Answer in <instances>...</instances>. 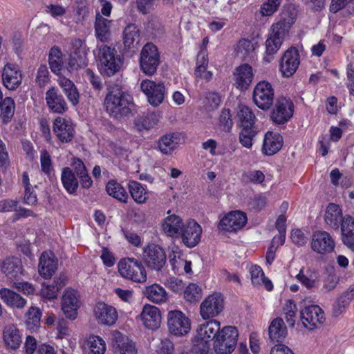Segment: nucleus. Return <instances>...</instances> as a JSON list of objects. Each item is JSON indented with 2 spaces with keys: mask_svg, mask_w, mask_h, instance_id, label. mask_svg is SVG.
<instances>
[{
  "mask_svg": "<svg viewBox=\"0 0 354 354\" xmlns=\"http://www.w3.org/2000/svg\"><path fill=\"white\" fill-rule=\"evenodd\" d=\"M66 280L64 276L60 275L54 279L52 284L43 283L40 290L41 296L48 300L56 299L59 291L65 286Z\"/></svg>",
  "mask_w": 354,
  "mask_h": 354,
  "instance_id": "obj_34",
  "label": "nucleus"
},
{
  "mask_svg": "<svg viewBox=\"0 0 354 354\" xmlns=\"http://www.w3.org/2000/svg\"><path fill=\"white\" fill-rule=\"evenodd\" d=\"M184 225L183 219L180 216L171 214L162 221V230L167 236L177 239L180 238Z\"/></svg>",
  "mask_w": 354,
  "mask_h": 354,
  "instance_id": "obj_29",
  "label": "nucleus"
},
{
  "mask_svg": "<svg viewBox=\"0 0 354 354\" xmlns=\"http://www.w3.org/2000/svg\"><path fill=\"white\" fill-rule=\"evenodd\" d=\"M87 346L93 354H104L106 351L105 342L99 336H90L87 341Z\"/></svg>",
  "mask_w": 354,
  "mask_h": 354,
  "instance_id": "obj_54",
  "label": "nucleus"
},
{
  "mask_svg": "<svg viewBox=\"0 0 354 354\" xmlns=\"http://www.w3.org/2000/svg\"><path fill=\"white\" fill-rule=\"evenodd\" d=\"M283 310L286 322L290 327H293L295 326V318L297 311L296 304L292 301L289 300L286 303Z\"/></svg>",
  "mask_w": 354,
  "mask_h": 354,
  "instance_id": "obj_56",
  "label": "nucleus"
},
{
  "mask_svg": "<svg viewBox=\"0 0 354 354\" xmlns=\"http://www.w3.org/2000/svg\"><path fill=\"white\" fill-rule=\"evenodd\" d=\"M111 24V21L103 18L98 14L96 15L95 22V36L102 43L106 42L109 39Z\"/></svg>",
  "mask_w": 354,
  "mask_h": 354,
  "instance_id": "obj_40",
  "label": "nucleus"
},
{
  "mask_svg": "<svg viewBox=\"0 0 354 354\" xmlns=\"http://www.w3.org/2000/svg\"><path fill=\"white\" fill-rule=\"evenodd\" d=\"M41 312L38 307L30 306L24 315L26 327L30 332H35L40 327Z\"/></svg>",
  "mask_w": 354,
  "mask_h": 354,
  "instance_id": "obj_41",
  "label": "nucleus"
},
{
  "mask_svg": "<svg viewBox=\"0 0 354 354\" xmlns=\"http://www.w3.org/2000/svg\"><path fill=\"white\" fill-rule=\"evenodd\" d=\"M180 142V133L169 132L162 136L157 141V149L165 155H171L178 149Z\"/></svg>",
  "mask_w": 354,
  "mask_h": 354,
  "instance_id": "obj_27",
  "label": "nucleus"
},
{
  "mask_svg": "<svg viewBox=\"0 0 354 354\" xmlns=\"http://www.w3.org/2000/svg\"><path fill=\"white\" fill-rule=\"evenodd\" d=\"M166 254L157 245H149L144 249L143 261L151 270L160 271L166 263Z\"/></svg>",
  "mask_w": 354,
  "mask_h": 354,
  "instance_id": "obj_11",
  "label": "nucleus"
},
{
  "mask_svg": "<svg viewBox=\"0 0 354 354\" xmlns=\"http://www.w3.org/2000/svg\"><path fill=\"white\" fill-rule=\"evenodd\" d=\"M46 101L50 111L62 114L68 110V105L63 95L55 87L50 88L46 93Z\"/></svg>",
  "mask_w": 354,
  "mask_h": 354,
  "instance_id": "obj_26",
  "label": "nucleus"
},
{
  "mask_svg": "<svg viewBox=\"0 0 354 354\" xmlns=\"http://www.w3.org/2000/svg\"><path fill=\"white\" fill-rule=\"evenodd\" d=\"M324 221L334 230H338L339 225H341L342 242L354 252V218L350 215L343 217L340 206L335 203H329L325 210Z\"/></svg>",
  "mask_w": 354,
  "mask_h": 354,
  "instance_id": "obj_1",
  "label": "nucleus"
},
{
  "mask_svg": "<svg viewBox=\"0 0 354 354\" xmlns=\"http://www.w3.org/2000/svg\"><path fill=\"white\" fill-rule=\"evenodd\" d=\"M3 339L7 348L16 350L21 344V335L15 325H8L3 330Z\"/></svg>",
  "mask_w": 354,
  "mask_h": 354,
  "instance_id": "obj_33",
  "label": "nucleus"
},
{
  "mask_svg": "<svg viewBox=\"0 0 354 354\" xmlns=\"http://www.w3.org/2000/svg\"><path fill=\"white\" fill-rule=\"evenodd\" d=\"M155 1L156 0H136V8L140 13L147 15L155 9Z\"/></svg>",
  "mask_w": 354,
  "mask_h": 354,
  "instance_id": "obj_60",
  "label": "nucleus"
},
{
  "mask_svg": "<svg viewBox=\"0 0 354 354\" xmlns=\"http://www.w3.org/2000/svg\"><path fill=\"white\" fill-rule=\"evenodd\" d=\"M113 349L118 354H136V343L120 332L114 333Z\"/></svg>",
  "mask_w": 354,
  "mask_h": 354,
  "instance_id": "obj_30",
  "label": "nucleus"
},
{
  "mask_svg": "<svg viewBox=\"0 0 354 354\" xmlns=\"http://www.w3.org/2000/svg\"><path fill=\"white\" fill-rule=\"evenodd\" d=\"M159 120V114L152 112L138 118L135 122L136 129L139 131L149 130L157 125Z\"/></svg>",
  "mask_w": 354,
  "mask_h": 354,
  "instance_id": "obj_48",
  "label": "nucleus"
},
{
  "mask_svg": "<svg viewBox=\"0 0 354 354\" xmlns=\"http://www.w3.org/2000/svg\"><path fill=\"white\" fill-rule=\"evenodd\" d=\"M61 180L64 187L69 194H74L78 187V181L72 169L64 167L62 171Z\"/></svg>",
  "mask_w": 354,
  "mask_h": 354,
  "instance_id": "obj_44",
  "label": "nucleus"
},
{
  "mask_svg": "<svg viewBox=\"0 0 354 354\" xmlns=\"http://www.w3.org/2000/svg\"><path fill=\"white\" fill-rule=\"evenodd\" d=\"M97 59L101 73L109 77L115 75L122 66L120 56L117 54L115 48L106 45L98 47Z\"/></svg>",
  "mask_w": 354,
  "mask_h": 354,
  "instance_id": "obj_4",
  "label": "nucleus"
},
{
  "mask_svg": "<svg viewBox=\"0 0 354 354\" xmlns=\"http://www.w3.org/2000/svg\"><path fill=\"white\" fill-rule=\"evenodd\" d=\"M57 269V259L51 252H44L38 265V272L45 279H50Z\"/></svg>",
  "mask_w": 354,
  "mask_h": 354,
  "instance_id": "obj_24",
  "label": "nucleus"
},
{
  "mask_svg": "<svg viewBox=\"0 0 354 354\" xmlns=\"http://www.w3.org/2000/svg\"><path fill=\"white\" fill-rule=\"evenodd\" d=\"M224 308V299L221 293L214 292L208 295L200 305V315L203 319L218 316Z\"/></svg>",
  "mask_w": 354,
  "mask_h": 354,
  "instance_id": "obj_8",
  "label": "nucleus"
},
{
  "mask_svg": "<svg viewBox=\"0 0 354 354\" xmlns=\"http://www.w3.org/2000/svg\"><path fill=\"white\" fill-rule=\"evenodd\" d=\"M23 75L19 67L13 64L8 63L2 71V82L8 90H16L21 84Z\"/></svg>",
  "mask_w": 354,
  "mask_h": 354,
  "instance_id": "obj_22",
  "label": "nucleus"
},
{
  "mask_svg": "<svg viewBox=\"0 0 354 354\" xmlns=\"http://www.w3.org/2000/svg\"><path fill=\"white\" fill-rule=\"evenodd\" d=\"M140 88L152 106H158L162 103L165 95V87L163 84L145 80L140 84Z\"/></svg>",
  "mask_w": 354,
  "mask_h": 354,
  "instance_id": "obj_14",
  "label": "nucleus"
},
{
  "mask_svg": "<svg viewBox=\"0 0 354 354\" xmlns=\"http://www.w3.org/2000/svg\"><path fill=\"white\" fill-rule=\"evenodd\" d=\"M209 61L205 52H201L197 56L196 68L194 75L196 79L203 80L209 82L213 77V73L207 70Z\"/></svg>",
  "mask_w": 354,
  "mask_h": 354,
  "instance_id": "obj_38",
  "label": "nucleus"
},
{
  "mask_svg": "<svg viewBox=\"0 0 354 354\" xmlns=\"http://www.w3.org/2000/svg\"><path fill=\"white\" fill-rule=\"evenodd\" d=\"M80 295L77 290L66 289L62 299V310L67 319L74 320L77 317V310L80 307Z\"/></svg>",
  "mask_w": 354,
  "mask_h": 354,
  "instance_id": "obj_15",
  "label": "nucleus"
},
{
  "mask_svg": "<svg viewBox=\"0 0 354 354\" xmlns=\"http://www.w3.org/2000/svg\"><path fill=\"white\" fill-rule=\"evenodd\" d=\"M202 227L195 221H188L184 225L180 237L187 248L195 247L201 241Z\"/></svg>",
  "mask_w": 354,
  "mask_h": 354,
  "instance_id": "obj_21",
  "label": "nucleus"
},
{
  "mask_svg": "<svg viewBox=\"0 0 354 354\" xmlns=\"http://www.w3.org/2000/svg\"><path fill=\"white\" fill-rule=\"evenodd\" d=\"M94 316L97 322L103 325L114 324L118 317L116 309L104 302H98L93 309Z\"/></svg>",
  "mask_w": 354,
  "mask_h": 354,
  "instance_id": "obj_23",
  "label": "nucleus"
},
{
  "mask_svg": "<svg viewBox=\"0 0 354 354\" xmlns=\"http://www.w3.org/2000/svg\"><path fill=\"white\" fill-rule=\"evenodd\" d=\"M234 76V84L240 90H246L252 83L254 77L252 66L247 64L236 68Z\"/></svg>",
  "mask_w": 354,
  "mask_h": 354,
  "instance_id": "obj_31",
  "label": "nucleus"
},
{
  "mask_svg": "<svg viewBox=\"0 0 354 354\" xmlns=\"http://www.w3.org/2000/svg\"><path fill=\"white\" fill-rule=\"evenodd\" d=\"M274 95L272 84L267 81H261L254 88L253 101L259 108L267 110L273 103Z\"/></svg>",
  "mask_w": 354,
  "mask_h": 354,
  "instance_id": "obj_9",
  "label": "nucleus"
},
{
  "mask_svg": "<svg viewBox=\"0 0 354 354\" xmlns=\"http://www.w3.org/2000/svg\"><path fill=\"white\" fill-rule=\"evenodd\" d=\"M324 320V313L319 306H308L301 311V321L309 330L319 327Z\"/></svg>",
  "mask_w": 354,
  "mask_h": 354,
  "instance_id": "obj_16",
  "label": "nucleus"
},
{
  "mask_svg": "<svg viewBox=\"0 0 354 354\" xmlns=\"http://www.w3.org/2000/svg\"><path fill=\"white\" fill-rule=\"evenodd\" d=\"M343 8H346L350 14L354 13V0H332L330 10L336 13Z\"/></svg>",
  "mask_w": 354,
  "mask_h": 354,
  "instance_id": "obj_55",
  "label": "nucleus"
},
{
  "mask_svg": "<svg viewBox=\"0 0 354 354\" xmlns=\"http://www.w3.org/2000/svg\"><path fill=\"white\" fill-rule=\"evenodd\" d=\"M236 55L241 59L252 58L254 55V46L248 39H241L236 48Z\"/></svg>",
  "mask_w": 354,
  "mask_h": 354,
  "instance_id": "obj_51",
  "label": "nucleus"
},
{
  "mask_svg": "<svg viewBox=\"0 0 354 354\" xmlns=\"http://www.w3.org/2000/svg\"><path fill=\"white\" fill-rule=\"evenodd\" d=\"M15 109V102L12 98L6 97L0 104L1 118L4 124L10 122L14 115Z\"/></svg>",
  "mask_w": 354,
  "mask_h": 354,
  "instance_id": "obj_50",
  "label": "nucleus"
},
{
  "mask_svg": "<svg viewBox=\"0 0 354 354\" xmlns=\"http://www.w3.org/2000/svg\"><path fill=\"white\" fill-rule=\"evenodd\" d=\"M294 104L290 99L280 97L271 113L272 120L278 124L287 122L293 115Z\"/></svg>",
  "mask_w": 354,
  "mask_h": 354,
  "instance_id": "obj_13",
  "label": "nucleus"
},
{
  "mask_svg": "<svg viewBox=\"0 0 354 354\" xmlns=\"http://www.w3.org/2000/svg\"><path fill=\"white\" fill-rule=\"evenodd\" d=\"M221 330L220 322L215 319H212L205 324H201L197 329V333L196 335L197 341H200V343L195 346L194 350L197 351L199 348L200 344H202L201 351L204 348L205 345L209 347L208 342L210 340H215Z\"/></svg>",
  "mask_w": 354,
  "mask_h": 354,
  "instance_id": "obj_12",
  "label": "nucleus"
},
{
  "mask_svg": "<svg viewBox=\"0 0 354 354\" xmlns=\"http://www.w3.org/2000/svg\"><path fill=\"white\" fill-rule=\"evenodd\" d=\"M354 299V284L342 293L337 301V306L334 308V313L339 315L342 313V308H344Z\"/></svg>",
  "mask_w": 354,
  "mask_h": 354,
  "instance_id": "obj_53",
  "label": "nucleus"
},
{
  "mask_svg": "<svg viewBox=\"0 0 354 354\" xmlns=\"http://www.w3.org/2000/svg\"><path fill=\"white\" fill-rule=\"evenodd\" d=\"M160 63V56L158 48L152 43L146 44L140 55V66L142 71L151 76L157 71Z\"/></svg>",
  "mask_w": 354,
  "mask_h": 354,
  "instance_id": "obj_7",
  "label": "nucleus"
},
{
  "mask_svg": "<svg viewBox=\"0 0 354 354\" xmlns=\"http://www.w3.org/2000/svg\"><path fill=\"white\" fill-rule=\"evenodd\" d=\"M255 135L256 131L253 128H243L239 134V141L243 147L250 148Z\"/></svg>",
  "mask_w": 354,
  "mask_h": 354,
  "instance_id": "obj_58",
  "label": "nucleus"
},
{
  "mask_svg": "<svg viewBox=\"0 0 354 354\" xmlns=\"http://www.w3.org/2000/svg\"><path fill=\"white\" fill-rule=\"evenodd\" d=\"M143 294L149 301L156 304L165 303L168 299L165 289L158 283L146 286Z\"/></svg>",
  "mask_w": 354,
  "mask_h": 354,
  "instance_id": "obj_35",
  "label": "nucleus"
},
{
  "mask_svg": "<svg viewBox=\"0 0 354 354\" xmlns=\"http://www.w3.org/2000/svg\"><path fill=\"white\" fill-rule=\"evenodd\" d=\"M41 171L47 175H50L53 170V162L49 153L44 150L40 156Z\"/></svg>",
  "mask_w": 354,
  "mask_h": 354,
  "instance_id": "obj_59",
  "label": "nucleus"
},
{
  "mask_svg": "<svg viewBox=\"0 0 354 354\" xmlns=\"http://www.w3.org/2000/svg\"><path fill=\"white\" fill-rule=\"evenodd\" d=\"M53 131L57 138L62 143L71 142L75 134L71 120L60 116L54 120Z\"/></svg>",
  "mask_w": 354,
  "mask_h": 354,
  "instance_id": "obj_20",
  "label": "nucleus"
},
{
  "mask_svg": "<svg viewBox=\"0 0 354 354\" xmlns=\"http://www.w3.org/2000/svg\"><path fill=\"white\" fill-rule=\"evenodd\" d=\"M88 64V59L84 50H76L73 54H71L68 60L67 69L69 71L84 68Z\"/></svg>",
  "mask_w": 354,
  "mask_h": 354,
  "instance_id": "obj_46",
  "label": "nucleus"
},
{
  "mask_svg": "<svg viewBox=\"0 0 354 354\" xmlns=\"http://www.w3.org/2000/svg\"><path fill=\"white\" fill-rule=\"evenodd\" d=\"M64 59L61 49L57 46L50 48L48 54V64L51 71L59 75L64 67Z\"/></svg>",
  "mask_w": 354,
  "mask_h": 354,
  "instance_id": "obj_39",
  "label": "nucleus"
},
{
  "mask_svg": "<svg viewBox=\"0 0 354 354\" xmlns=\"http://www.w3.org/2000/svg\"><path fill=\"white\" fill-rule=\"evenodd\" d=\"M247 220V216L244 212L241 211H232L221 219L218 228L225 232H236L245 225Z\"/></svg>",
  "mask_w": 354,
  "mask_h": 354,
  "instance_id": "obj_18",
  "label": "nucleus"
},
{
  "mask_svg": "<svg viewBox=\"0 0 354 354\" xmlns=\"http://www.w3.org/2000/svg\"><path fill=\"white\" fill-rule=\"evenodd\" d=\"M283 145V138L278 133L268 131L265 134L262 151L268 156L278 152Z\"/></svg>",
  "mask_w": 354,
  "mask_h": 354,
  "instance_id": "obj_32",
  "label": "nucleus"
},
{
  "mask_svg": "<svg viewBox=\"0 0 354 354\" xmlns=\"http://www.w3.org/2000/svg\"><path fill=\"white\" fill-rule=\"evenodd\" d=\"M107 194L122 203H127L129 196L124 188L114 180H109L106 186Z\"/></svg>",
  "mask_w": 354,
  "mask_h": 354,
  "instance_id": "obj_45",
  "label": "nucleus"
},
{
  "mask_svg": "<svg viewBox=\"0 0 354 354\" xmlns=\"http://www.w3.org/2000/svg\"><path fill=\"white\" fill-rule=\"evenodd\" d=\"M0 298L12 308H23L26 305V300L20 295L8 288L0 290Z\"/></svg>",
  "mask_w": 354,
  "mask_h": 354,
  "instance_id": "obj_37",
  "label": "nucleus"
},
{
  "mask_svg": "<svg viewBox=\"0 0 354 354\" xmlns=\"http://www.w3.org/2000/svg\"><path fill=\"white\" fill-rule=\"evenodd\" d=\"M140 41L139 29L135 24H129L123 31V42L128 49L136 48Z\"/></svg>",
  "mask_w": 354,
  "mask_h": 354,
  "instance_id": "obj_42",
  "label": "nucleus"
},
{
  "mask_svg": "<svg viewBox=\"0 0 354 354\" xmlns=\"http://www.w3.org/2000/svg\"><path fill=\"white\" fill-rule=\"evenodd\" d=\"M1 270L8 279L13 282L18 280L24 272L21 259L14 257H8L3 261Z\"/></svg>",
  "mask_w": 354,
  "mask_h": 354,
  "instance_id": "obj_25",
  "label": "nucleus"
},
{
  "mask_svg": "<svg viewBox=\"0 0 354 354\" xmlns=\"http://www.w3.org/2000/svg\"><path fill=\"white\" fill-rule=\"evenodd\" d=\"M251 275V281L254 286H259L263 285L266 289L268 291L272 290L273 286L272 282L267 279L263 270L258 266H252L250 269Z\"/></svg>",
  "mask_w": 354,
  "mask_h": 354,
  "instance_id": "obj_43",
  "label": "nucleus"
},
{
  "mask_svg": "<svg viewBox=\"0 0 354 354\" xmlns=\"http://www.w3.org/2000/svg\"><path fill=\"white\" fill-rule=\"evenodd\" d=\"M167 326L169 333L176 336L185 335L191 328L189 318L180 310H171L168 313Z\"/></svg>",
  "mask_w": 354,
  "mask_h": 354,
  "instance_id": "obj_10",
  "label": "nucleus"
},
{
  "mask_svg": "<svg viewBox=\"0 0 354 354\" xmlns=\"http://www.w3.org/2000/svg\"><path fill=\"white\" fill-rule=\"evenodd\" d=\"M237 116L243 128H253L256 117L250 107L240 105Z\"/></svg>",
  "mask_w": 354,
  "mask_h": 354,
  "instance_id": "obj_49",
  "label": "nucleus"
},
{
  "mask_svg": "<svg viewBox=\"0 0 354 354\" xmlns=\"http://www.w3.org/2000/svg\"><path fill=\"white\" fill-rule=\"evenodd\" d=\"M131 102L118 86H110L104 99L107 113L113 118L121 119L131 112Z\"/></svg>",
  "mask_w": 354,
  "mask_h": 354,
  "instance_id": "obj_3",
  "label": "nucleus"
},
{
  "mask_svg": "<svg viewBox=\"0 0 354 354\" xmlns=\"http://www.w3.org/2000/svg\"><path fill=\"white\" fill-rule=\"evenodd\" d=\"M129 193L134 201L138 204H142L148 198V194L146 189L139 183L131 180L128 183Z\"/></svg>",
  "mask_w": 354,
  "mask_h": 354,
  "instance_id": "obj_47",
  "label": "nucleus"
},
{
  "mask_svg": "<svg viewBox=\"0 0 354 354\" xmlns=\"http://www.w3.org/2000/svg\"><path fill=\"white\" fill-rule=\"evenodd\" d=\"M310 246L314 252L320 254H325L334 250L335 243L328 232L322 230L313 233Z\"/></svg>",
  "mask_w": 354,
  "mask_h": 354,
  "instance_id": "obj_17",
  "label": "nucleus"
},
{
  "mask_svg": "<svg viewBox=\"0 0 354 354\" xmlns=\"http://www.w3.org/2000/svg\"><path fill=\"white\" fill-rule=\"evenodd\" d=\"M300 64L299 55L295 48L288 49L281 58L279 71L286 77H291L297 70Z\"/></svg>",
  "mask_w": 354,
  "mask_h": 354,
  "instance_id": "obj_19",
  "label": "nucleus"
},
{
  "mask_svg": "<svg viewBox=\"0 0 354 354\" xmlns=\"http://www.w3.org/2000/svg\"><path fill=\"white\" fill-rule=\"evenodd\" d=\"M270 339L273 342H281L287 335V328L282 318L274 319L268 328Z\"/></svg>",
  "mask_w": 354,
  "mask_h": 354,
  "instance_id": "obj_36",
  "label": "nucleus"
},
{
  "mask_svg": "<svg viewBox=\"0 0 354 354\" xmlns=\"http://www.w3.org/2000/svg\"><path fill=\"white\" fill-rule=\"evenodd\" d=\"M174 344L167 338L161 339L157 348L158 354H174Z\"/></svg>",
  "mask_w": 354,
  "mask_h": 354,
  "instance_id": "obj_64",
  "label": "nucleus"
},
{
  "mask_svg": "<svg viewBox=\"0 0 354 354\" xmlns=\"http://www.w3.org/2000/svg\"><path fill=\"white\" fill-rule=\"evenodd\" d=\"M239 332L236 327H223L214 342V349L217 354H231L237 345Z\"/></svg>",
  "mask_w": 354,
  "mask_h": 354,
  "instance_id": "obj_5",
  "label": "nucleus"
},
{
  "mask_svg": "<svg viewBox=\"0 0 354 354\" xmlns=\"http://www.w3.org/2000/svg\"><path fill=\"white\" fill-rule=\"evenodd\" d=\"M219 122L224 131H229L232 129L233 122L229 109H223L221 111L219 117Z\"/></svg>",
  "mask_w": 354,
  "mask_h": 354,
  "instance_id": "obj_62",
  "label": "nucleus"
},
{
  "mask_svg": "<svg viewBox=\"0 0 354 354\" xmlns=\"http://www.w3.org/2000/svg\"><path fill=\"white\" fill-rule=\"evenodd\" d=\"M45 11L53 17L57 18L64 16L66 12V9L61 5L49 4L46 6Z\"/></svg>",
  "mask_w": 354,
  "mask_h": 354,
  "instance_id": "obj_63",
  "label": "nucleus"
},
{
  "mask_svg": "<svg viewBox=\"0 0 354 354\" xmlns=\"http://www.w3.org/2000/svg\"><path fill=\"white\" fill-rule=\"evenodd\" d=\"M144 326L151 330L159 328L161 323V315L159 309L151 305H145L140 315Z\"/></svg>",
  "mask_w": 354,
  "mask_h": 354,
  "instance_id": "obj_28",
  "label": "nucleus"
},
{
  "mask_svg": "<svg viewBox=\"0 0 354 354\" xmlns=\"http://www.w3.org/2000/svg\"><path fill=\"white\" fill-rule=\"evenodd\" d=\"M295 10L285 9L281 12L280 20L272 26L270 35L266 41V56L263 57L266 62L269 63L272 61L273 55L281 48L286 33L295 23Z\"/></svg>",
  "mask_w": 354,
  "mask_h": 354,
  "instance_id": "obj_2",
  "label": "nucleus"
},
{
  "mask_svg": "<svg viewBox=\"0 0 354 354\" xmlns=\"http://www.w3.org/2000/svg\"><path fill=\"white\" fill-rule=\"evenodd\" d=\"M120 274L127 279L137 283L147 281V272L142 263L134 258L121 259L118 265Z\"/></svg>",
  "mask_w": 354,
  "mask_h": 354,
  "instance_id": "obj_6",
  "label": "nucleus"
},
{
  "mask_svg": "<svg viewBox=\"0 0 354 354\" xmlns=\"http://www.w3.org/2000/svg\"><path fill=\"white\" fill-rule=\"evenodd\" d=\"M203 296L201 288L196 283H191L185 288L183 297L186 301L195 304L197 303Z\"/></svg>",
  "mask_w": 354,
  "mask_h": 354,
  "instance_id": "obj_52",
  "label": "nucleus"
},
{
  "mask_svg": "<svg viewBox=\"0 0 354 354\" xmlns=\"http://www.w3.org/2000/svg\"><path fill=\"white\" fill-rule=\"evenodd\" d=\"M281 0H263L261 8V12L263 16H271L275 12L280 4Z\"/></svg>",
  "mask_w": 354,
  "mask_h": 354,
  "instance_id": "obj_57",
  "label": "nucleus"
},
{
  "mask_svg": "<svg viewBox=\"0 0 354 354\" xmlns=\"http://www.w3.org/2000/svg\"><path fill=\"white\" fill-rule=\"evenodd\" d=\"M165 285L172 292H180L185 288V283L181 279L171 277L166 279Z\"/></svg>",
  "mask_w": 354,
  "mask_h": 354,
  "instance_id": "obj_61",
  "label": "nucleus"
}]
</instances>
